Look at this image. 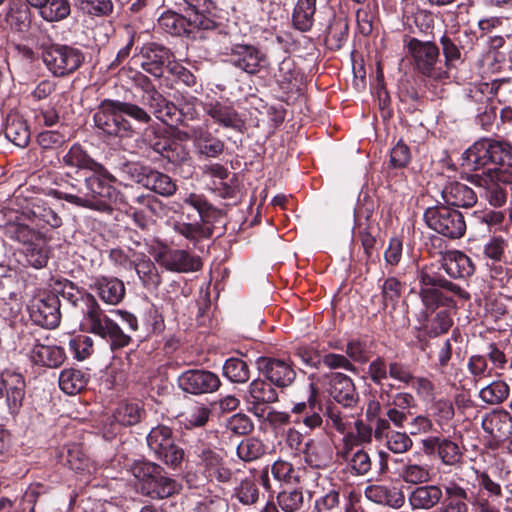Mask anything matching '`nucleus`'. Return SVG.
I'll use <instances>...</instances> for the list:
<instances>
[{
  "mask_svg": "<svg viewBox=\"0 0 512 512\" xmlns=\"http://www.w3.org/2000/svg\"><path fill=\"white\" fill-rule=\"evenodd\" d=\"M91 172L92 175L85 179L84 188L76 192L56 191L55 195L58 199H64L79 207L109 212L111 201L117 196L116 190L111 185L115 182V177L101 164L99 170L93 169Z\"/></svg>",
  "mask_w": 512,
  "mask_h": 512,
  "instance_id": "nucleus-1",
  "label": "nucleus"
},
{
  "mask_svg": "<svg viewBox=\"0 0 512 512\" xmlns=\"http://www.w3.org/2000/svg\"><path fill=\"white\" fill-rule=\"evenodd\" d=\"M86 308L83 310V317L80 328L84 332L95 334L110 343L112 349L123 348L131 342L128 335L108 314H106L92 295L81 297Z\"/></svg>",
  "mask_w": 512,
  "mask_h": 512,
  "instance_id": "nucleus-2",
  "label": "nucleus"
},
{
  "mask_svg": "<svg viewBox=\"0 0 512 512\" xmlns=\"http://www.w3.org/2000/svg\"><path fill=\"white\" fill-rule=\"evenodd\" d=\"M130 471L138 481L142 494L154 498H168L180 490V485L172 478L167 477L162 468L147 461H136Z\"/></svg>",
  "mask_w": 512,
  "mask_h": 512,
  "instance_id": "nucleus-3",
  "label": "nucleus"
},
{
  "mask_svg": "<svg viewBox=\"0 0 512 512\" xmlns=\"http://www.w3.org/2000/svg\"><path fill=\"white\" fill-rule=\"evenodd\" d=\"M141 102L149 107L154 116L163 123L173 126L183 116L187 119H196L199 115L197 100L193 97L185 99L177 108L173 103L167 101L156 89L147 87L143 90Z\"/></svg>",
  "mask_w": 512,
  "mask_h": 512,
  "instance_id": "nucleus-4",
  "label": "nucleus"
},
{
  "mask_svg": "<svg viewBox=\"0 0 512 512\" xmlns=\"http://www.w3.org/2000/svg\"><path fill=\"white\" fill-rule=\"evenodd\" d=\"M444 492L446 500L437 512H501L500 507L481 494L475 495L471 501V509H469L468 490L457 483L450 480L444 484Z\"/></svg>",
  "mask_w": 512,
  "mask_h": 512,
  "instance_id": "nucleus-5",
  "label": "nucleus"
},
{
  "mask_svg": "<svg viewBox=\"0 0 512 512\" xmlns=\"http://www.w3.org/2000/svg\"><path fill=\"white\" fill-rule=\"evenodd\" d=\"M417 69L426 77L433 80H444L448 77L440 58L438 47L430 41H420L412 38L407 44Z\"/></svg>",
  "mask_w": 512,
  "mask_h": 512,
  "instance_id": "nucleus-6",
  "label": "nucleus"
},
{
  "mask_svg": "<svg viewBox=\"0 0 512 512\" xmlns=\"http://www.w3.org/2000/svg\"><path fill=\"white\" fill-rule=\"evenodd\" d=\"M46 68L56 77H64L75 72L84 61L83 53L67 45H52L42 54Z\"/></svg>",
  "mask_w": 512,
  "mask_h": 512,
  "instance_id": "nucleus-7",
  "label": "nucleus"
},
{
  "mask_svg": "<svg viewBox=\"0 0 512 512\" xmlns=\"http://www.w3.org/2000/svg\"><path fill=\"white\" fill-rule=\"evenodd\" d=\"M424 220L430 229L451 239L462 237L466 231L463 215L447 207L428 208Z\"/></svg>",
  "mask_w": 512,
  "mask_h": 512,
  "instance_id": "nucleus-8",
  "label": "nucleus"
},
{
  "mask_svg": "<svg viewBox=\"0 0 512 512\" xmlns=\"http://www.w3.org/2000/svg\"><path fill=\"white\" fill-rule=\"evenodd\" d=\"M147 444L155 456L169 466H179L184 458V451L175 445L167 426L154 427L147 436Z\"/></svg>",
  "mask_w": 512,
  "mask_h": 512,
  "instance_id": "nucleus-9",
  "label": "nucleus"
},
{
  "mask_svg": "<svg viewBox=\"0 0 512 512\" xmlns=\"http://www.w3.org/2000/svg\"><path fill=\"white\" fill-rule=\"evenodd\" d=\"M476 184L483 189V197L495 208L507 202L506 185H512V173L506 169L489 168L487 173L477 176Z\"/></svg>",
  "mask_w": 512,
  "mask_h": 512,
  "instance_id": "nucleus-10",
  "label": "nucleus"
},
{
  "mask_svg": "<svg viewBox=\"0 0 512 512\" xmlns=\"http://www.w3.org/2000/svg\"><path fill=\"white\" fill-rule=\"evenodd\" d=\"M125 172L135 182L162 196H171L176 192L177 186L166 174L153 170L138 163L125 166Z\"/></svg>",
  "mask_w": 512,
  "mask_h": 512,
  "instance_id": "nucleus-11",
  "label": "nucleus"
},
{
  "mask_svg": "<svg viewBox=\"0 0 512 512\" xmlns=\"http://www.w3.org/2000/svg\"><path fill=\"white\" fill-rule=\"evenodd\" d=\"M95 125L104 133L114 136H128L131 133L130 123L123 118L119 101L106 99L101 102L94 115Z\"/></svg>",
  "mask_w": 512,
  "mask_h": 512,
  "instance_id": "nucleus-12",
  "label": "nucleus"
},
{
  "mask_svg": "<svg viewBox=\"0 0 512 512\" xmlns=\"http://www.w3.org/2000/svg\"><path fill=\"white\" fill-rule=\"evenodd\" d=\"M227 54L233 66L250 75H255L269 66L265 52L254 45L235 44Z\"/></svg>",
  "mask_w": 512,
  "mask_h": 512,
  "instance_id": "nucleus-13",
  "label": "nucleus"
},
{
  "mask_svg": "<svg viewBox=\"0 0 512 512\" xmlns=\"http://www.w3.org/2000/svg\"><path fill=\"white\" fill-rule=\"evenodd\" d=\"M194 454L197 457L196 465L206 478L215 479L221 483L230 480L232 473L225 467L222 456L216 450L205 445H198L194 448Z\"/></svg>",
  "mask_w": 512,
  "mask_h": 512,
  "instance_id": "nucleus-14",
  "label": "nucleus"
},
{
  "mask_svg": "<svg viewBox=\"0 0 512 512\" xmlns=\"http://www.w3.org/2000/svg\"><path fill=\"white\" fill-rule=\"evenodd\" d=\"M178 384L186 393L201 395L218 390L221 382L219 377L211 371L191 369L178 377Z\"/></svg>",
  "mask_w": 512,
  "mask_h": 512,
  "instance_id": "nucleus-15",
  "label": "nucleus"
},
{
  "mask_svg": "<svg viewBox=\"0 0 512 512\" xmlns=\"http://www.w3.org/2000/svg\"><path fill=\"white\" fill-rule=\"evenodd\" d=\"M30 317L45 328H55L60 323V301L56 295L34 298L29 306Z\"/></svg>",
  "mask_w": 512,
  "mask_h": 512,
  "instance_id": "nucleus-16",
  "label": "nucleus"
},
{
  "mask_svg": "<svg viewBox=\"0 0 512 512\" xmlns=\"http://www.w3.org/2000/svg\"><path fill=\"white\" fill-rule=\"evenodd\" d=\"M278 395L271 384L262 379H254L248 386L245 395V401L248 404V410L258 418L266 416L267 406L264 404L273 403Z\"/></svg>",
  "mask_w": 512,
  "mask_h": 512,
  "instance_id": "nucleus-17",
  "label": "nucleus"
},
{
  "mask_svg": "<svg viewBox=\"0 0 512 512\" xmlns=\"http://www.w3.org/2000/svg\"><path fill=\"white\" fill-rule=\"evenodd\" d=\"M185 135L200 156L216 158L224 151V142L209 131L207 124L191 127Z\"/></svg>",
  "mask_w": 512,
  "mask_h": 512,
  "instance_id": "nucleus-18",
  "label": "nucleus"
},
{
  "mask_svg": "<svg viewBox=\"0 0 512 512\" xmlns=\"http://www.w3.org/2000/svg\"><path fill=\"white\" fill-rule=\"evenodd\" d=\"M153 257L159 265L172 272L197 271L201 267L200 260L185 250L162 248Z\"/></svg>",
  "mask_w": 512,
  "mask_h": 512,
  "instance_id": "nucleus-19",
  "label": "nucleus"
},
{
  "mask_svg": "<svg viewBox=\"0 0 512 512\" xmlns=\"http://www.w3.org/2000/svg\"><path fill=\"white\" fill-rule=\"evenodd\" d=\"M256 363L259 372L278 387H286L295 379V371L284 360L259 357Z\"/></svg>",
  "mask_w": 512,
  "mask_h": 512,
  "instance_id": "nucleus-20",
  "label": "nucleus"
},
{
  "mask_svg": "<svg viewBox=\"0 0 512 512\" xmlns=\"http://www.w3.org/2000/svg\"><path fill=\"white\" fill-rule=\"evenodd\" d=\"M324 384L329 395L344 407L357 402V393L352 380L342 373H330L325 376Z\"/></svg>",
  "mask_w": 512,
  "mask_h": 512,
  "instance_id": "nucleus-21",
  "label": "nucleus"
},
{
  "mask_svg": "<svg viewBox=\"0 0 512 512\" xmlns=\"http://www.w3.org/2000/svg\"><path fill=\"white\" fill-rule=\"evenodd\" d=\"M327 426L335 428L342 434L352 433V428L355 427L360 442H368L371 438V430L365 424L336 407L327 408Z\"/></svg>",
  "mask_w": 512,
  "mask_h": 512,
  "instance_id": "nucleus-22",
  "label": "nucleus"
},
{
  "mask_svg": "<svg viewBox=\"0 0 512 512\" xmlns=\"http://www.w3.org/2000/svg\"><path fill=\"white\" fill-rule=\"evenodd\" d=\"M204 110L221 127L241 132L245 126L244 120L230 105L221 102H210L204 106Z\"/></svg>",
  "mask_w": 512,
  "mask_h": 512,
  "instance_id": "nucleus-23",
  "label": "nucleus"
},
{
  "mask_svg": "<svg viewBox=\"0 0 512 512\" xmlns=\"http://www.w3.org/2000/svg\"><path fill=\"white\" fill-rule=\"evenodd\" d=\"M25 388L26 384L22 374L11 370L10 374L6 375L5 403L9 414L13 417L18 415L23 406Z\"/></svg>",
  "mask_w": 512,
  "mask_h": 512,
  "instance_id": "nucleus-24",
  "label": "nucleus"
},
{
  "mask_svg": "<svg viewBox=\"0 0 512 512\" xmlns=\"http://www.w3.org/2000/svg\"><path fill=\"white\" fill-rule=\"evenodd\" d=\"M444 203L450 206L468 208L476 204L477 196L467 185L450 181L440 191Z\"/></svg>",
  "mask_w": 512,
  "mask_h": 512,
  "instance_id": "nucleus-25",
  "label": "nucleus"
},
{
  "mask_svg": "<svg viewBox=\"0 0 512 512\" xmlns=\"http://www.w3.org/2000/svg\"><path fill=\"white\" fill-rule=\"evenodd\" d=\"M143 61L141 66L143 70L155 77H161L164 65H170L171 52L169 49L149 44L142 48Z\"/></svg>",
  "mask_w": 512,
  "mask_h": 512,
  "instance_id": "nucleus-26",
  "label": "nucleus"
},
{
  "mask_svg": "<svg viewBox=\"0 0 512 512\" xmlns=\"http://www.w3.org/2000/svg\"><path fill=\"white\" fill-rule=\"evenodd\" d=\"M37 226L58 228L62 224L61 217L40 198L33 199L23 212Z\"/></svg>",
  "mask_w": 512,
  "mask_h": 512,
  "instance_id": "nucleus-27",
  "label": "nucleus"
},
{
  "mask_svg": "<svg viewBox=\"0 0 512 512\" xmlns=\"http://www.w3.org/2000/svg\"><path fill=\"white\" fill-rule=\"evenodd\" d=\"M365 496L374 503L386 505L394 509L402 507L405 502L403 492L394 486L369 485L365 489Z\"/></svg>",
  "mask_w": 512,
  "mask_h": 512,
  "instance_id": "nucleus-28",
  "label": "nucleus"
},
{
  "mask_svg": "<svg viewBox=\"0 0 512 512\" xmlns=\"http://www.w3.org/2000/svg\"><path fill=\"white\" fill-rule=\"evenodd\" d=\"M441 266L453 278H464L474 273L471 259L461 251H447L441 259Z\"/></svg>",
  "mask_w": 512,
  "mask_h": 512,
  "instance_id": "nucleus-29",
  "label": "nucleus"
},
{
  "mask_svg": "<svg viewBox=\"0 0 512 512\" xmlns=\"http://www.w3.org/2000/svg\"><path fill=\"white\" fill-rule=\"evenodd\" d=\"M485 432L496 440H503L512 434V416L504 410H495L482 420Z\"/></svg>",
  "mask_w": 512,
  "mask_h": 512,
  "instance_id": "nucleus-30",
  "label": "nucleus"
},
{
  "mask_svg": "<svg viewBox=\"0 0 512 512\" xmlns=\"http://www.w3.org/2000/svg\"><path fill=\"white\" fill-rule=\"evenodd\" d=\"M444 487L438 485H421L409 495L408 500L413 509L429 510L437 506L443 498Z\"/></svg>",
  "mask_w": 512,
  "mask_h": 512,
  "instance_id": "nucleus-31",
  "label": "nucleus"
},
{
  "mask_svg": "<svg viewBox=\"0 0 512 512\" xmlns=\"http://www.w3.org/2000/svg\"><path fill=\"white\" fill-rule=\"evenodd\" d=\"M461 166L468 171L479 170L490 164V139H482L470 146L461 157Z\"/></svg>",
  "mask_w": 512,
  "mask_h": 512,
  "instance_id": "nucleus-32",
  "label": "nucleus"
},
{
  "mask_svg": "<svg viewBox=\"0 0 512 512\" xmlns=\"http://www.w3.org/2000/svg\"><path fill=\"white\" fill-rule=\"evenodd\" d=\"M432 467L426 463H418L407 458L398 470V476L407 484L420 485L428 483L433 477Z\"/></svg>",
  "mask_w": 512,
  "mask_h": 512,
  "instance_id": "nucleus-33",
  "label": "nucleus"
},
{
  "mask_svg": "<svg viewBox=\"0 0 512 512\" xmlns=\"http://www.w3.org/2000/svg\"><path fill=\"white\" fill-rule=\"evenodd\" d=\"M30 359L34 364L47 367H58L64 362L65 353L59 346L41 344L37 342L33 344L30 351Z\"/></svg>",
  "mask_w": 512,
  "mask_h": 512,
  "instance_id": "nucleus-34",
  "label": "nucleus"
},
{
  "mask_svg": "<svg viewBox=\"0 0 512 512\" xmlns=\"http://www.w3.org/2000/svg\"><path fill=\"white\" fill-rule=\"evenodd\" d=\"M94 285L100 299L106 304L117 305L124 298L125 286L118 278L100 277Z\"/></svg>",
  "mask_w": 512,
  "mask_h": 512,
  "instance_id": "nucleus-35",
  "label": "nucleus"
},
{
  "mask_svg": "<svg viewBox=\"0 0 512 512\" xmlns=\"http://www.w3.org/2000/svg\"><path fill=\"white\" fill-rule=\"evenodd\" d=\"M338 5L339 3L334 1V3L328 7V11L325 12L328 17L333 19L332 23L328 25L325 38V44L331 50H337L342 46L347 31V24L343 17L336 15V6Z\"/></svg>",
  "mask_w": 512,
  "mask_h": 512,
  "instance_id": "nucleus-36",
  "label": "nucleus"
},
{
  "mask_svg": "<svg viewBox=\"0 0 512 512\" xmlns=\"http://www.w3.org/2000/svg\"><path fill=\"white\" fill-rule=\"evenodd\" d=\"M89 375L76 368H66L59 375V387L68 394L75 395L87 385Z\"/></svg>",
  "mask_w": 512,
  "mask_h": 512,
  "instance_id": "nucleus-37",
  "label": "nucleus"
},
{
  "mask_svg": "<svg viewBox=\"0 0 512 512\" xmlns=\"http://www.w3.org/2000/svg\"><path fill=\"white\" fill-rule=\"evenodd\" d=\"M125 267L134 269L144 285L158 286L160 277L151 260L144 254H135V258L127 262Z\"/></svg>",
  "mask_w": 512,
  "mask_h": 512,
  "instance_id": "nucleus-38",
  "label": "nucleus"
},
{
  "mask_svg": "<svg viewBox=\"0 0 512 512\" xmlns=\"http://www.w3.org/2000/svg\"><path fill=\"white\" fill-rule=\"evenodd\" d=\"M62 162L67 167L79 170L100 169V164L95 162L79 144H74L69 149L63 156Z\"/></svg>",
  "mask_w": 512,
  "mask_h": 512,
  "instance_id": "nucleus-39",
  "label": "nucleus"
},
{
  "mask_svg": "<svg viewBox=\"0 0 512 512\" xmlns=\"http://www.w3.org/2000/svg\"><path fill=\"white\" fill-rule=\"evenodd\" d=\"M61 461L70 469L80 472L92 473L94 470L90 460L83 453L80 446L73 444L66 450V456L62 452L60 455Z\"/></svg>",
  "mask_w": 512,
  "mask_h": 512,
  "instance_id": "nucleus-40",
  "label": "nucleus"
},
{
  "mask_svg": "<svg viewBox=\"0 0 512 512\" xmlns=\"http://www.w3.org/2000/svg\"><path fill=\"white\" fill-rule=\"evenodd\" d=\"M143 415V409L139 402H123L119 404L114 419L123 426H131L137 424Z\"/></svg>",
  "mask_w": 512,
  "mask_h": 512,
  "instance_id": "nucleus-41",
  "label": "nucleus"
},
{
  "mask_svg": "<svg viewBox=\"0 0 512 512\" xmlns=\"http://www.w3.org/2000/svg\"><path fill=\"white\" fill-rule=\"evenodd\" d=\"M509 386L502 380H496L479 391L480 399L490 405L504 402L509 396Z\"/></svg>",
  "mask_w": 512,
  "mask_h": 512,
  "instance_id": "nucleus-42",
  "label": "nucleus"
},
{
  "mask_svg": "<svg viewBox=\"0 0 512 512\" xmlns=\"http://www.w3.org/2000/svg\"><path fill=\"white\" fill-rule=\"evenodd\" d=\"M40 10L41 17L48 22H55L66 18L70 13L68 0H46Z\"/></svg>",
  "mask_w": 512,
  "mask_h": 512,
  "instance_id": "nucleus-43",
  "label": "nucleus"
},
{
  "mask_svg": "<svg viewBox=\"0 0 512 512\" xmlns=\"http://www.w3.org/2000/svg\"><path fill=\"white\" fill-rule=\"evenodd\" d=\"M223 375L231 382L243 384L250 378L248 365L239 358H229L224 362Z\"/></svg>",
  "mask_w": 512,
  "mask_h": 512,
  "instance_id": "nucleus-44",
  "label": "nucleus"
},
{
  "mask_svg": "<svg viewBox=\"0 0 512 512\" xmlns=\"http://www.w3.org/2000/svg\"><path fill=\"white\" fill-rule=\"evenodd\" d=\"M315 4L316 0H299L293 13V22L298 29L306 31L311 27Z\"/></svg>",
  "mask_w": 512,
  "mask_h": 512,
  "instance_id": "nucleus-45",
  "label": "nucleus"
},
{
  "mask_svg": "<svg viewBox=\"0 0 512 512\" xmlns=\"http://www.w3.org/2000/svg\"><path fill=\"white\" fill-rule=\"evenodd\" d=\"M490 164L512 167V146L506 142L490 139Z\"/></svg>",
  "mask_w": 512,
  "mask_h": 512,
  "instance_id": "nucleus-46",
  "label": "nucleus"
},
{
  "mask_svg": "<svg viewBox=\"0 0 512 512\" xmlns=\"http://www.w3.org/2000/svg\"><path fill=\"white\" fill-rule=\"evenodd\" d=\"M265 453L264 444L257 438L243 439L237 446L238 457L246 462L254 461Z\"/></svg>",
  "mask_w": 512,
  "mask_h": 512,
  "instance_id": "nucleus-47",
  "label": "nucleus"
},
{
  "mask_svg": "<svg viewBox=\"0 0 512 512\" xmlns=\"http://www.w3.org/2000/svg\"><path fill=\"white\" fill-rule=\"evenodd\" d=\"M173 230L191 241L197 240L199 237H209L211 235V229L198 221H175L173 223Z\"/></svg>",
  "mask_w": 512,
  "mask_h": 512,
  "instance_id": "nucleus-48",
  "label": "nucleus"
},
{
  "mask_svg": "<svg viewBox=\"0 0 512 512\" xmlns=\"http://www.w3.org/2000/svg\"><path fill=\"white\" fill-rule=\"evenodd\" d=\"M211 416V409L204 404H196L183 414V424L186 428L204 426Z\"/></svg>",
  "mask_w": 512,
  "mask_h": 512,
  "instance_id": "nucleus-49",
  "label": "nucleus"
},
{
  "mask_svg": "<svg viewBox=\"0 0 512 512\" xmlns=\"http://www.w3.org/2000/svg\"><path fill=\"white\" fill-rule=\"evenodd\" d=\"M385 442L387 449L395 454L406 453L413 446V441L409 434L401 431L387 432L385 435Z\"/></svg>",
  "mask_w": 512,
  "mask_h": 512,
  "instance_id": "nucleus-50",
  "label": "nucleus"
},
{
  "mask_svg": "<svg viewBox=\"0 0 512 512\" xmlns=\"http://www.w3.org/2000/svg\"><path fill=\"white\" fill-rule=\"evenodd\" d=\"M437 454L441 462L448 466H456L462 459V452L459 446L447 438L442 439Z\"/></svg>",
  "mask_w": 512,
  "mask_h": 512,
  "instance_id": "nucleus-51",
  "label": "nucleus"
},
{
  "mask_svg": "<svg viewBox=\"0 0 512 512\" xmlns=\"http://www.w3.org/2000/svg\"><path fill=\"white\" fill-rule=\"evenodd\" d=\"M93 339L87 335H77L69 340V349L77 360H85L93 352Z\"/></svg>",
  "mask_w": 512,
  "mask_h": 512,
  "instance_id": "nucleus-52",
  "label": "nucleus"
},
{
  "mask_svg": "<svg viewBox=\"0 0 512 512\" xmlns=\"http://www.w3.org/2000/svg\"><path fill=\"white\" fill-rule=\"evenodd\" d=\"M508 246V240L502 236L491 237L483 246V254L485 257L501 262L505 258V250Z\"/></svg>",
  "mask_w": 512,
  "mask_h": 512,
  "instance_id": "nucleus-53",
  "label": "nucleus"
},
{
  "mask_svg": "<svg viewBox=\"0 0 512 512\" xmlns=\"http://www.w3.org/2000/svg\"><path fill=\"white\" fill-rule=\"evenodd\" d=\"M5 133L7 138L19 147H25L29 142V130L27 126L20 121H9Z\"/></svg>",
  "mask_w": 512,
  "mask_h": 512,
  "instance_id": "nucleus-54",
  "label": "nucleus"
},
{
  "mask_svg": "<svg viewBox=\"0 0 512 512\" xmlns=\"http://www.w3.org/2000/svg\"><path fill=\"white\" fill-rule=\"evenodd\" d=\"M346 353L353 361L366 363L371 355V347L367 340L352 339L347 343Z\"/></svg>",
  "mask_w": 512,
  "mask_h": 512,
  "instance_id": "nucleus-55",
  "label": "nucleus"
},
{
  "mask_svg": "<svg viewBox=\"0 0 512 512\" xmlns=\"http://www.w3.org/2000/svg\"><path fill=\"white\" fill-rule=\"evenodd\" d=\"M52 294L51 295H61L63 298L72 302L74 305L77 303L80 297V293L78 289L74 286L72 282L66 279H56L53 280L50 284Z\"/></svg>",
  "mask_w": 512,
  "mask_h": 512,
  "instance_id": "nucleus-56",
  "label": "nucleus"
},
{
  "mask_svg": "<svg viewBox=\"0 0 512 512\" xmlns=\"http://www.w3.org/2000/svg\"><path fill=\"white\" fill-rule=\"evenodd\" d=\"M380 398L385 406L395 407L402 411L415 406L413 395L406 392H399L394 395L381 393Z\"/></svg>",
  "mask_w": 512,
  "mask_h": 512,
  "instance_id": "nucleus-57",
  "label": "nucleus"
},
{
  "mask_svg": "<svg viewBox=\"0 0 512 512\" xmlns=\"http://www.w3.org/2000/svg\"><path fill=\"white\" fill-rule=\"evenodd\" d=\"M278 503L283 511L294 512L298 510L303 503L302 492L296 489H285L279 493Z\"/></svg>",
  "mask_w": 512,
  "mask_h": 512,
  "instance_id": "nucleus-58",
  "label": "nucleus"
},
{
  "mask_svg": "<svg viewBox=\"0 0 512 512\" xmlns=\"http://www.w3.org/2000/svg\"><path fill=\"white\" fill-rule=\"evenodd\" d=\"M476 480L480 488L487 492L489 501L496 504L495 501L503 495L501 485L494 481L485 471H476Z\"/></svg>",
  "mask_w": 512,
  "mask_h": 512,
  "instance_id": "nucleus-59",
  "label": "nucleus"
},
{
  "mask_svg": "<svg viewBox=\"0 0 512 512\" xmlns=\"http://www.w3.org/2000/svg\"><path fill=\"white\" fill-rule=\"evenodd\" d=\"M452 325V319L446 311L438 312L433 319L426 325V331L429 336L437 337L446 333Z\"/></svg>",
  "mask_w": 512,
  "mask_h": 512,
  "instance_id": "nucleus-60",
  "label": "nucleus"
},
{
  "mask_svg": "<svg viewBox=\"0 0 512 512\" xmlns=\"http://www.w3.org/2000/svg\"><path fill=\"white\" fill-rule=\"evenodd\" d=\"M271 472L274 478L280 482L291 484L298 481V475L293 466L287 461L278 460L274 462Z\"/></svg>",
  "mask_w": 512,
  "mask_h": 512,
  "instance_id": "nucleus-61",
  "label": "nucleus"
},
{
  "mask_svg": "<svg viewBox=\"0 0 512 512\" xmlns=\"http://www.w3.org/2000/svg\"><path fill=\"white\" fill-rule=\"evenodd\" d=\"M258 489L255 482L251 479L241 481L235 489V497L243 504H253L258 499Z\"/></svg>",
  "mask_w": 512,
  "mask_h": 512,
  "instance_id": "nucleus-62",
  "label": "nucleus"
},
{
  "mask_svg": "<svg viewBox=\"0 0 512 512\" xmlns=\"http://www.w3.org/2000/svg\"><path fill=\"white\" fill-rule=\"evenodd\" d=\"M467 368L470 374L477 380L491 376L492 368H489L487 357L472 355L468 359Z\"/></svg>",
  "mask_w": 512,
  "mask_h": 512,
  "instance_id": "nucleus-63",
  "label": "nucleus"
},
{
  "mask_svg": "<svg viewBox=\"0 0 512 512\" xmlns=\"http://www.w3.org/2000/svg\"><path fill=\"white\" fill-rule=\"evenodd\" d=\"M25 257L27 263L34 268H42L47 264L48 254L44 247L29 244L25 249Z\"/></svg>",
  "mask_w": 512,
  "mask_h": 512,
  "instance_id": "nucleus-64",
  "label": "nucleus"
}]
</instances>
